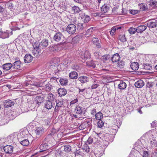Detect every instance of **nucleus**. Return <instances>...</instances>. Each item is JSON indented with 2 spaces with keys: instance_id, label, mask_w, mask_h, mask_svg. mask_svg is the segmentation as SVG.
<instances>
[{
  "instance_id": "obj_1",
  "label": "nucleus",
  "mask_w": 157,
  "mask_h": 157,
  "mask_svg": "<svg viewBox=\"0 0 157 157\" xmlns=\"http://www.w3.org/2000/svg\"><path fill=\"white\" fill-rule=\"evenodd\" d=\"M44 101V98L43 97L40 96H37L34 100L33 98L31 99L28 101V103L30 106L32 107H35L37 104L38 105H40Z\"/></svg>"
},
{
  "instance_id": "obj_2",
  "label": "nucleus",
  "mask_w": 157,
  "mask_h": 157,
  "mask_svg": "<svg viewBox=\"0 0 157 157\" xmlns=\"http://www.w3.org/2000/svg\"><path fill=\"white\" fill-rule=\"evenodd\" d=\"M66 30L69 34H73L77 32L76 26L73 24H70L67 26Z\"/></svg>"
},
{
  "instance_id": "obj_3",
  "label": "nucleus",
  "mask_w": 157,
  "mask_h": 157,
  "mask_svg": "<svg viewBox=\"0 0 157 157\" xmlns=\"http://www.w3.org/2000/svg\"><path fill=\"white\" fill-rule=\"evenodd\" d=\"M56 105L55 108V111L56 112H58L60 109L63 106V99L58 100H56Z\"/></svg>"
},
{
  "instance_id": "obj_4",
  "label": "nucleus",
  "mask_w": 157,
  "mask_h": 157,
  "mask_svg": "<svg viewBox=\"0 0 157 157\" xmlns=\"http://www.w3.org/2000/svg\"><path fill=\"white\" fill-rule=\"evenodd\" d=\"M63 35L60 32L56 33L54 35L53 39L56 41L59 42L63 40Z\"/></svg>"
},
{
  "instance_id": "obj_5",
  "label": "nucleus",
  "mask_w": 157,
  "mask_h": 157,
  "mask_svg": "<svg viewBox=\"0 0 157 157\" xmlns=\"http://www.w3.org/2000/svg\"><path fill=\"white\" fill-rule=\"evenodd\" d=\"M146 25L149 28H155L157 26V21L155 20H149L147 22Z\"/></svg>"
},
{
  "instance_id": "obj_6",
  "label": "nucleus",
  "mask_w": 157,
  "mask_h": 157,
  "mask_svg": "<svg viewBox=\"0 0 157 157\" xmlns=\"http://www.w3.org/2000/svg\"><path fill=\"white\" fill-rule=\"evenodd\" d=\"M79 56L83 59H87L89 57L90 54L87 51H80L79 52Z\"/></svg>"
},
{
  "instance_id": "obj_7",
  "label": "nucleus",
  "mask_w": 157,
  "mask_h": 157,
  "mask_svg": "<svg viewBox=\"0 0 157 157\" xmlns=\"http://www.w3.org/2000/svg\"><path fill=\"white\" fill-rule=\"evenodd\" d=\"M13 147L11 145H7L3 147L5 152L8 154L12 153L13 152Z\"/></svg>"
},
{
  "instance_id": "obj_8",
  "label": "nucleus",
  "mask_w": 157,
  "mask_h": 157,
  "mask_svg": "<svg viewBox=\"0 0 157 157\" xmlns=\"http://www.w3.org/2000/svg\"><path fill=\"white\" fill-rule=\"evenodd\" d=\"M44 132V130L42 127L37 128L35 131V133L37 137H40L43 133Z\"/></svg>"
},
{
  "instance_id": "obj_9",
  "label": "nucleus",
  "mask_w": 157,
  "mask_h": 157,
  "mask_svg": "<svg viewBox=\"0 0 157 157\" xmlns=\"http://www.w3.org/2000/svg\"><path fill=\"white\" fill-rule=\"evenodd\" d=\"M33 57L30 54H26L24 58V61L25 63H29L32 61Z\"/></svg>"
},
{
  "instance_id": "obj_10",
  "label": "nucleus",
  "mask_w": 157,
  "mask_h": 157,
  "mask_svg": "<svg viewBox=\"0 0 157 157\" xmlns=\"http://www.w3.org/2000/svg\"><path fill=\"white\" fill-rule=\"evenodd\" d=\"M48 143H43L40 146V151H44L49 148Z\"/></svg>"
},
{
  "instance_id": "obj_11",
  "label": "nucleus",
  "mask_w": 157,
  "mask_h": 157,
  "mask_svg": "<svg viewBox=\"0 0 157 157\" xmlns=\"http://www.w3.org/2000/svg\"><path fill=\"white\" fill-rule=\"evenodd\" d=\"M14 104V102L10 100H7L4 102V106L5 107H8L12 106Z\"/></svg>"
},
{
  "instance_id": "obj_12",
  "label": "nucleus",
  "mask_w": 157,
  "mask_h": 157,
  "mask_svg": "<svg viewBox=\"0 0 157 157\" xmlns=\"http://www.w3.org/2000/svg\"><path fill=\"white\" fill-rule=\"evenodd\" d=\"M59 46L57 45H52L49 48L50 51L51 52L57 51L60 49Z\"/></svg>"
},
{
  "instance_id": "obj_13",
  "label": "nucleus",
  "mask_w": 157,
  "mask_h": 157,
  "mask_svg": "<svg viewBox=\"0 0 157 157\" xmlns=\"http://www.w3.org/2000/svg\"><path fill=\"white\" fill-rule=\"evenodd\" d=\"M78 79L82 83H86L88 81L89 78L87 76H81L78 78Z\"/></svg>"
},
{
  "instance_id": "obj_14",
  "label": "nucleus",
  "mask_w": 157,
  "mask_h": 157,
  "mask_svg": "<svg viewBox=\"0 0 157 157\" xmlns=\"http://www.w3.org/2000/svg\"><path fill=\"white\" fill-rule=\"evenodd\" d=\"M146 25H141L137 28V32L139 33H141L145 31L147 29Z\"/></svg>"
},
{
  "instance_id": "obj_15",
  "label": "nucleus",
  "mask_w": 157,
  "mask_h": 157,
  "mask_svg": "<svg viewBox=\"0 0 157 157\" xmlns=\"http://www.w3.org/2000/svg\"><path fill=\"white\" fill-rule=\"evenodd\" d=\"M95 28L94 27H91L89 29H88L85 35V36L86 37H88L90 36H91L93 32L95 30Z\"/></svg>"
},
{
  "instance_id": "obj_16",
  "label": "nucleus",
  "mask_w": 157,
  "mask_h": 157,
  "mask_svg": "<svg viewBox=\"0 0 157 157\" xmlns=\"http://www.w3.org/2000/svg\"><path fill=\"white\" fill-rule=\"evenodd\" d=\"M120 57L118 54H114L112 58V61L113 63H117L119 61Z\"/></svg>"
},
{
  "instance_id": "obj_17",
  "label": "nucleus",
  "mask_w": 157,
  "mask_h": 157,
  "mask_svg": "<svg viewBox=\"0 0 157 157\" xmlns=\"http://www.w3.org/2000/svg\"><path fill=\"white\" fill-rule=\"evenodd\" d=\"M83 108L79 105H77L76 106L75 112L77 114H81L83 113Z\"/></svg>"
},
{
  "instance_id": "obj_18",
  "label": "nucleus",
  "mask_w": 157,
  "mask_h": 157,
  "mask_svg": "<svg viewBox=\"0 0 157 157\" xmlns=\"http://www.w3.org/2000/svg\"><path fill=\"white\" fill-rule=\"evenodd\" d=\"M58 93L60 96L62 97L65 95L66 94L67 91L64 88H59L58 90Z\"/></svg>"
},
{
  "instance_id": "obj_19",
  "label": "nucleus",
  "mask_w": 157,
  "mask_h": 157,
  "mask_svg": "<svg viewBox=\"0 0 157 157\" xmlns=\"http://www.w3.org/2000/svg\"><path fill=\"white\" fill-rule=\"evenodd\" d=\"M139 64L137 62H133L131 64L130 67L134 71L137 70L139 67Z\"/></svg>"
},
{
  "instance_id": "obj_20",
  "label": "nucleus",
  "mask_w": 157,
  "mask_h": 157,
  "mask_svg": "<svg viewBox=\"0 0 157 157\" xmlns=\"http://www.w3.org/2000/svg\"><path fill=\"white\" fill-rule=\"evenodd\" d=\"M33 53L35 56L36 57L39 56L41 53L40 48H33Z\"/></svg>"
},
{
  "instance_id": "obj_21",
  "label": "nucleus",
  "mask_w": 157,
  "mask_h": 157,
  "mask_svg": "<svg viewBox=\"0 0 157 157\" xmlns=\"http://www.w3.org/2000/svg\"><path fill=\"white\" fill-rule=\"evenodd\" d=\"M144 85L143 81L142 80H140L135 83V86L137 88H140L142 87Z\"/></svg>"
},
{
  "instance_id": "obj_22",
  "label": "nucleus",
  "mask_w": 157,
  "mask_h": 157,
  "mask_svg": "<svg viewBox=\"0 0 157 157\" xmlns=\"http://www.w3.org/2000/svg\"><path fill=\"white\" fill-rule=\"evenodd\" d=\"M152 140H153V141L151 140V143L152 144L155 145L157 144V141L156 140V137H157V132H154L152 134Z\"/></svg>"
},
{
  "instance_id": "obj_23",
  "label": "nucleus",
  "mask_w": 157,
  "mask_h": 157,
  "mask_svg": "<svg viewBox=\"0 0 157 157\" xmlns=\"http://www.w3.org/2000/svg\"><path fill=\"white\" fill-rule=\"evenodd\" d=\"M69 76L71 79H77L78 77V74L75 71H72L69 73Z\"/></svg>"
},
{
  "instance_id": "obj_24",
  "label": "nucleus",
  "mask_w": 157,
  "mask_h": 157,
  "mask_svg": "<svg viewBox=\"0 0 157 157\" xmlns=\"http://www.w3.org/2000/svg\"><path fill=\"white\" fill-rule=\"evenodd\" d=\"M81 18L82 19V20L85 22H88L90 20V17L85 13H83L81 16Z\"/></svg>"
},
{
  "instance_id": "obj_25",
  "label": "nucleus",
  "mask_w": 157,
  "mask_h": 157,
  "mask_svg": "<svg viewBox=\"0 0 157 157\" xmlns=\"http://www.w3.org/2000/svg\"><path fill=\"white\" fill-rule=\"evenodd\" d=\"M127 86L126 83L123 81H121L118 85V88L120 90H124Z\"/></svg>"
},
{
  "instance_id": "obj_26",
  "label": "nucleus",
  "mask_w": 157,
  "mask_h": 157,
  "mask_svg": "<svg viewBox=\"0 0 157 157\" xmlns=\"http://www.w3.org/2000/svg\"><path fill=\"white\" fill-rule=\"evenodd\" d=\"M21 64L20 61H16L14 63L13 65H12V67L13 68L18 69L20 67Z\"/></svg>"
},
{
  "instance_id": "obj_27",
  "label": "nucleus",
  "mask_w": 157,
  "mask_h": 157,
  "mask_svg": "<svg viewBox=\"0 0 157 157\" xmlns=\"http://www.w3.org/2000/svg\"><path fill=\"white\" fill-rule=\"evenodd\" d=\"M12 67V64L10 63H6L2 65V67L4 70H9Z\"/></svg>"
},
{
  "instance_id": "obj_28",
  "label": "nucleus",
  "mask_w": 157,
  "mask_h": 157,
  "mask_svg": "<svg viewBox=\"0 0 157 157\" xmlns=\"http://www.w3.org/2000/svg\"><path fill=\"white\" fill-rule=\"evenodd\" d=\"M85 25V24L78 23L76 25L77 32H78L82 30L83 29Z\"/></svg>"
},
{
  "instance_id": "obj_29",
  "label": "nucleus",
  "mask_w": 157,
  "mask_h": 157,
  "mask_svg": "<svg viewBox=\"0 0 157 157\" xmlns=\"http://www.w3.org/2000/svg\"><path fill=\"white\" fill-rule=\"evenodd\" d=\"M53 107V105L51 101H48L46 102L45 104V107L46 109H49Z\"/></svg>"
},
{
  "instance_id": "obj_30",
  "label": "nucleus",
  "mask_w": 157,
  "mask_h": 157,
  "mask_svg": "<svg viewBox=\"0 0 157 157\" xmlns=\"http://www.w3.org/2000/svg\"><path fill=\"white\" fill-rule=\"evenodd\" d=\"M19 142L20 144L23 146H27L29 145V142L28 139H25L22 140H19Z\"/></svg>"
},
{
  "instance_id": "obj_31",
  "label": "nucleus",
  "mask_w": 157,
  "mask_h": 157,
  "mask_svg": "<svg viewBox=\"0 0 157 157\" xmlns=\"http://www.w3.org/2000/svg\"><path fill=\"white\" fill-rule=\"evenodd\" d=\"M109 7L107 4H105L101 7V11L104 13L108 12L109 10Z\"/></svg>"
},
{
  "instance_id": "obj_32",
  "label": "nucleus",
  "mask_w": 157,
  "mask_h": 157,
  "mask_svg": "<svg viewBox=\"0 0 157 157\" xmlns=\"http://www.w3.org/2000/svg\"><path fill=\"white\" fill-rule=\"evenodd\" d=\"M86 65L90 67H92L94 68L95 67L96 64L92 60L88 61L86 63Z\"/></svg>"
},
{
  "instance_id": "obj_33",
  "label": "nucleus",
  "mask_w": 157,
  "mask_h": 157,
  "mask_svg": "<svg viewBox=\"0 0 157 157\" xmlns=\"http://www.w3.org/2000/svg\"><path fill=\"white\" fill-rule=\"evenodd\" d=\"M95 118L96 119L101 120L103 117L102 113L100 112H98L95 115Z\"/></svg>"
},
{
  "instance_id": "obj_34",
  "label": "nucleus",
  "mask_w": 157,
  "mask_h": 157,
  "mask_svg": "<svg viewBox=\"0 0 157 157\" xmlns=\"http://www.w3.org/2000/svg\"><path fill=\"white\" fill-rule=\"evenodd\" d=\"M59 81L61 85L62 86H66L68 83V80L66 79L60 78Z\"/></svg>"
},
{
  "instance_id": "obj_35",
  "label": "nucleus",
  "mask_w": 157,
  "mask_h": 157,
  "mask_svg": "<svg viewBox=\"0 0 157 157\" xmlns=\"http://www.w3.org/2000/svg\"><path fill=\"white\" fill-rule=\"evenodd\" d=\"M72 10L75 13H79L81 11L80 8L76 6L72 7Z\"/></svg>"
},
{
  "instance_id": "obj_36",
  "label": "nucleus",
  "mask_w": 157,
  "mask_h": 157,
  "mask_svg": "<svg viewBox=\"0 0 157 157\" xmlns=\"http://www.w3.org/2000/svg\"><path fill=\"white\" fill-rule=\"evenodd\" d=\"M1 37L2 38L5 39L8 37L9 33L8 32H6L3 33L1 32Z\"/></svg>"
},
{
  "instance_id": "obj_37",
  "label": "nucleus",
  "mask_w": 157,
  "mask_h": 157,
  "mask_svg": "<svg viewBox=\"0 0 157 157\" xmlns=\"http://www.w3.org/2000/svg\"><path fill=\"white\" fill-rule=\"evenodd\" d=\"M6 6L7 7L10 9L13 8L14 6L12 1H9L7 2L6 4Z\"/></svg>"
},
{
  "instance_id": "obj_38",
  "label": "nucleus",
  "mask_w": 157,
  "mask_h": 157,
  "mask_svg": "<svg viewBox=\"0 0 157 157\" xmlns=\"http://www.w3.org/2000/svg\"><path fill=\"white\" fill-rule=\"evenodd\" d=\"M40 45L44 47H47L48 45V40L44 39L40 43Z\"/></svg>"
},
{
  "instance_id": "obj_39",
  "label": "nucleus",
  "mask_w": 157,
  "mask_h": 157,
  "mask_svg": "<svg viewBox=\"0 0 157 157\" xmlns=\"http://www.w3.org/2000/svg\"><path fill=\"white\" fill-rule=\"evenodd\" d=\"M128 31L130 34H134L136 32H137V29L131 27L128 29Z\"/></svg>"
},
{
  "instance_id": "obj_40",
  "label": "nucleus",
  "mask_w": 157,
  "mask_h": 157,
  "mask_svg": "<svg viewBox=\"0 0 157 157\" xmlns=\"http://www.w3.org/2000/svg\"><path fill=\"white\" fill-rule=\"evenodd\" d=\"M71 68L74 70L78 71L80 70L79 66L77 64H74L71 66Z\"/></svg>"
},
{
  "instance_id": "obj_41",
  "label": "nucleus",
  "mask_w": 157,
  "mask_h": 157,
  "mask_svg": "<svg viewBox=\"0 0 157 157\" xmlns=\"http://www.w3.org/2000/svg\"><path fill=\"white\" fill-rule=\"evenodd\" d=\"M33 46L34 48H40V44L39 42L36 41L33 44Z\"/></svg>"
},
{
  "instance_id": "obj_42",
  "label": "nucleus",
  "mask_w": 157,
  "mask_h": 157,
  "mask_svg": "<svg viewBox=\"0 0 157 157\" xmlns=\"http://www.w3.org/2000/svg\"><path fill=\"white\" fill-rule=\"evenodd\" d=\"M120 40L123 42H125L126 41V39L124 35H121L119 37Z\"/></svg>"
},
{
  "instance_id": "obj_43",
  "label": "nucleus",
  "mask_w": 157,
  "mask_h": 157,
  "mask_svg": "<svg viewBox=\"0 0 157 157\" xmlns=\"http://www.w3.org/2000/svg\"><path fill=\"white\" fill-rule=\"evenodd\" d=\"M71 147L69 145H66L64 147V151L66 152H69L71 150Z\"/></svg>"
},
{
  "instance_id": "obj_44",
  "label": "nucleus",
  "mask_w": 157,
  "mask_h": 157,
  "mask_svg": "<svg viewBox=\"0 0 157 157\" xmlns=\"http://www.w3.org/2000/svg\"><path fill=\"white\" fill-rule=\"evenodd\" d=\"M129 13L133 15H135L138 13L139 11L137 10H129Z\"/></svg>"
},
{
  "instance_id": "obj_45",
  "label": "nucleus",
  "mask_w": 157,
  "mask_h": 157,
  "mask_svg": "<svg viewBox=\"0 0 157 157\" xmlns=\"http://www.w3.org/2000/svg\"><path fill=\"white\" fill-rule=\"evenodd\" d=\"M104 124V123L101 120H99L98 122V125L99 128L102 127Z\"/></svg>"
},
{
  "instance_id": "obj_46",
  "label": "nucleus",
  "mask_w": 157,
  "mask_h": 157,
  "mask_svg": "<svg viewBox=\"0 0 157 157\" xmlns=\"http://www.w3.org/2000/svg\"><path fill=\"white\" fill-rule=\"evenodd\" d=\"M55 96L51 93H49L48 94V98L50 100H52L55 98Z\"/></svg>"
},
{
  "instance_id": "obj_47",
  "label": "nucleus",
  "mask_w": 157,
  "mask_h": 157,
  "mask_svg": "<svg viewBox=\"0 0 157 157\" xmlns=\"http://www.w3.org/2000/svg\"><path fill=\"white\" fill-rule=\"evenodd\" d=\"M31 84V85L37 87H40L42 86V83L40 82H34L32 84Z\"/></svg>"
},
{
  "instance_id": "obj_48",
  "label": "nucleus",
  "mask_w": 157,
  "mask_h": 157,
  "mask_svg": "<svg viewBox=\"0 0 157 157\" xmlns=\"http://www.w3.org/2000/svg\"><path fill=\"white\" fill-rule=\"evenodd\" d=\"M79 40V37L78 36H76L73 38L72 39V41L73 43H77Z\"/></svg>"
},
{
  "instance_id": "obj_49",
  "label": "nucleus",
  "mask_w": 157,
  "mask_h": 157,
  "mask_svg": "<svg viewBox=\"0 0 157 157\" xmlns=\"http://www.w3.org/2000/svg\"><path fill=\"white\" fill-rule=\"evenodd\" d=\"M116 31L115 30L114 28L112 27L111 28V30L110 31V35L112 36L115 35V34Z\"/></svg>"
},
{
  "instance_id": "obj_50",
  "label": "nucleus",
  "mask_w": 157,
  "mask_h": 157,
  "mask_svg": "<svg viewBox=\"0 0 157 157\" xmlns=\"http://www.w3.org/2000/svg\"><path fill=\"white\" fill-rule=\"evenodd\" d=\"M92 41L94 44H95L96 43L99 41V40L97 38L93 37L92 38Z\"/></svg>"
},
{
  "instance_id": "obj_51",
  "label": "nucleus",
  "mask_w": 157,
  "mask_h": 157,
  "mask_svg": "<svg viewBox=\"0 0 157 157\" xmlns=\"http://www.w3.org/2000/svg\"><path fill=\"white\" fill-rule=\"evenodd\" d=\"M31 83H30V81L26 82L24 83L23 86H28L30 85L29 87H30V86H31Z\"/></svg>"
},
{
  "instance_id": "obj_52",
  "label": "nucleus",
  "mask_w": 157,
  "mask_h": 157,
  "mask_svg": "<svg viewBox=\"0 0 157 157\" xmlns=\"http://www.w3.org/2000/svg\"><path fill=\"white\" fill-rule=\"evenodd\" d=\"M157 2L156 1H151L150 2V5L151 6H155L157 5Z\"/></svg>"
},
{
  "instance_id": "obj_53",
  "label": "nucleus",
  "mask_w": 157,
  "mask_h": 157,
  "mask_svg": "<svg viewBox=\"0 0 157 157\" xmlns=\"http://www.w3.org/2000/svg\"><path fill=\"white\" fill-rule=\"evenodd\" d=\"M79 92L82 95H83V94H84V93L85 92V91L86 90L85 89H79Z\"/></svg>"
},
{
  "instance_id": "obj_54",
  "label": "nucleus",
  "mask_w": 157,
  "mask_h": 157,
  "mask_svg": "<svg viewBox=\"0 0 157 157\" xmlns=\"http://www.w3.org/2000/svg\"><path fill=\"white\" fill-rule=\"evenodd\" d=\"M144 67L145 69L149 70H150L151 69V67L150 65H149L148 64H145Z\"/></svg>"
},
{
  "instance_id": "obj_55",
  "label": "nucleus",
  "mask_w": 157,
  "mask_h": 157,
  "mask_svg": "<svg viewBox=\"0 0 157 157\" xmlns=\"http://www.w3.org/2000/svg\"><path fill=\"white\" fill-rule=\"evenodd\" d=\"M140 9L142 10L146 11L147 10V8L145 6L142 5V6L140 7Z\"/></svg>"
},
{
  "instance_id": "obj_56",
  "label": "nucleus",
  "mask_w": 157,
  "mask_h": 157,
  "mask_svg": "<svg viewBox=\"0 0 157 157\" xmlns=\"http://www.w3.org/2000/svg\"><path fill=\"white\" fill-rule=\"evenodd\" d=\"M78 101L77 99H75L71 101L70 103V105H73Z\"/></svg>"
},
{
  "instance_id": "obj_57",
  "label": "nucleus",
  "mask_w": 157,
  "mask_h": 157,
  "mask_svg": "<svg viewBox=\"0 0 157 157\" xmlns=\"http://www.w3.org/2000/svg\"><path fill=\"white\" fill-rule=\"evenodd\" d=\"M109 58V55H105L103 56V59L104 60L106 61Z\"/></svg>"
},
{
  "instance_id": "obj_58",
  "label": "nucleus",
  "mask_w": 157,
  "mask_h": 157,
  "mask_svg": "<svg viewBox=\"0 0 157 157\" xmlns=\"http://www.w3.org/2000/svg\"><path fill=\"white\" fill-rule=\"evenodd\" d=\"M74 1L77 3L81 4L82 2H84L86 0H74Z\"/></svg>"
},
{
  "instance_id": "obj_59",
  "label": "nucleus",
  "mask_w": 157,
  "mask_h": 157,
  "mask_svg": "<svg viewBox=\"0 0 157 157\" xmlns=\"http://www.w3.org/2000/svg\"><path fill=\"white\" fill-rule=\"evenodd\" d=\"M94 54L96 59H98L99 58L100 56L99 52H95L94 53Z\"/></svg>"
},
{
  "instance_id": "obj_60",
  "label": "nucleus",
  "mask_w": 157,
  "mask_h": 157,
  "mask_svg": "<svg viewBox=\"0 0 157 157\" xmlns=\"http://www.w3.org/2000/svg\"><path fill=\"white\" fill-rule=\"evenodd\" d=\"M113 28L115 29V30L116 31L117 30H118L121 29V27L120 26L118 25H116L115 26H114L113 27Z\"/></svg>"
},
{
  "instance_id": "obj_61",
  "label": "nucleus",
  "mask_w": 157,
  "mask_h": 157,
  "mask_svg": "<svg viewBox=\"0 0 157 157\" xmlns=\"http://www.w3.org/2000/svg\"><path fill=\"white\" fill-rule=\"evenodd\" d=\"M87 143L89 144H91L93 142V140L91 138H89L87 140Z\"/></svg>"
},
{
  "instance_id": "obj_62",
  "label": "nucleus",
  "mask_w": 157,
  "mask_h": 157,
  "mask_svg": "<svg viewBox=\"0 0 157 157\" xmlns=\"http://www.w3.org/2000/svg\"><path fill=\"white\" fill-rule=\"evenodd\" d=\"M14 137V135L13 134L10 135L8 137V138L10 139L11 140V141H13V138Z\"/></svg>"
},
{
  "instance_id": "obj_63",
  "label": "nucleus",
  "mask_w": 157,
  "mask_h": 157,
  "mask_svg": "<svg viewBox=\"0 0 157 157\" xmlns=\"http://www.w3.org/2000/svg\"><path fill=\"white\" fill-rule=\"evenodd\" d=\"M98 86V85L97 84H94L93 85L91 86V88L92 89H94L96 88Z\"/></svg>"
},
{
  "instance_id": "obj_64",
  "label": "nucleus",
  "mask_w": 157,
  "mask_h": 157,
  "mask_svg": "<svg viewBox=\"0 0 157 157\" xmlns=\"http://www.w3.org/2000/svg\"><path fill=\"white\" fill-rule=\"evenodd\" d=\"M153 155L155 157H157V149L154 151L153 153Z\"/></svg>"
}]
</instances>
